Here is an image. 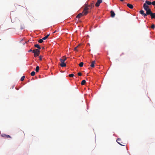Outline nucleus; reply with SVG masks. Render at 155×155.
<instances>
[{"label": "nucleus", "mask_w": 155, "mask_h": 155, "mask_svg": "<svg viewBox=\"0 0 155 155\" xmlns=\"http://www.w3.org/2000/svg\"><path fill=\"white\" fill-rule=\"evenodd\" d=\"M47 38L45 36V37L43 38V39L44 40H46Z\"/></svg>", "instance_id": "c756f323"}, {"label": "nucleus", "mask_w": 155, "mask_h": 155, "mask_svg": "<svg viewBox=\"0 0 155 155\" xmlns=\"http://www.w3.org/2000/svg\"><path fill=\"white\" fill-rule=\"evenodd\" d=\"M94 6V3H92L90 4L89 5H88V7H89L91 9L93 8Z\"/></svg>", "instance_id": "ddd939ff"}, {"label": "nucleus", "mask_w": 155, "mask_h": 155, "mask_svg": "<svg viewBox=\"0 0 155 155\" xmlns=\"http://www.w3.org/2000/svg\"><path fill=\"white\" fill-rule=\"evenodd\" d=\"M154 8H155V7H154Z\"/></svg>", "instance_id": "e433bc0d"}, {"label": "nucleus", "mask_w": 155, "mask_h": 155, "mask_svg": "<svg viewBox=\"0 0 155 155\" xmlns=\"http://www.w3.org/2000/svg\"><path fill=\"white\" fill-rule=\"evenodd\" d=\"M153 5L155 6V1L152 2V4Z\"/></svg>", "instance_id": "c85d7f7f"}, {"label": "nucleus", "mask_w": 155, "mask_h": 155, "mask_svg": "<svg viewBox=\"0 0 155 155\" xmlns=\"http://www.w3.org/2000/svg\"><path fill=\"white\" fill-rule=\"evenodd\" d=\"M35 72L34 71L32 72L31 73V75L32 76H33L35 75Z\"/></svg>", "instance_id": "5701e85b"}, {"label": "nucleus", "mask_w": 155, "mask_h": 155, "mask_svg": "<svg viewBox=\"0 0 155 155\" xmlns=\"http://www.w3.org/2000/svg\"><path fill=\"white\" fill-rule=\"evenodd\" d=\"M35 47L37 48L40 49L41 48L38 44H35L34 45Z\"/></svg>", "instance_id": "f3484780"}, {"label": "nucleus", "mask_w": 155, "mask_h": 155, "mask_svg": "<svg viewBox=\"0 0 155 155\" xmlns=\"http://www.w3.org/2000/svg\"><path fill=\"white\" fill-rule=\"evenodd\" d=\"M78 76H81L82 75V74L81 73V72H78Z\"/></svg>", "instance_id": "cd10ccee"}, {"label": "nucleus", "mask_w": 155, "mask_h": 155, "mask_svg": "<svg viewBox=\"0 0 155 155\" xmlns=\"http://www.w3.org/2000/svg\"><path fill=\"white\" fill-rule=\"evenodd\" d=\"M56 32V31H55L53 32V33H55V32Z\"/></svg>", "instance_id": "f704fd0d"}, {"label": "nucleus", "mask_w": 155, "mask_h": 155, "mask_svg": "<svg viewBox=\"0 0 155 155\" xmlns=\"http://www.w3.org/2000/svg\"><path fill=\"white\" fill-rule=\"evenodd\" d=\"M50 35L49 34H48V35H47L46 37L47 38Z\"/></svg>", "instance_id": "2f4dec72"}, {"label": "nucleus", "mask_w": 155, "mask_h": 155, "mask_svg": "<svg viewBox=\"0 0 155 155\" xmlns=\"http://www.w3.org/2000/svg\"><path fill=\"white\" fill-rule=\"evenodd\" d=\"M151 28L154 29L155 28V26L154 24H152L151 26Z\"/></svg>", "instance_id": "b1692460"}, {"label": "nucleus", "mask_w": 155, "mask_h": 155, "mask_svg": "<svg viewBox=\"0 0 155 155\" xmlns=\"http://www.w3.org/2000/svg\"><path fill=\"white\" fill-rule=\"evenodd\" d=\"M102 0H97V2L96 3L95 5L96 7H98L100 4L102 2Z\"/></svg>", "instance_id": "39448f33"}, {"label": "nucleus", "mask_w": 155, "mask_h": 155, "mask_svg": "<svg viewBox=\"0 0 155 155\" xmlns=\"http://www.w3.org/2000/svg\"><path fill=\"white\" fill-rule=\"evenodd\" d=\"M43 38L42 39H39L38 41V42L40 43H42V42H43Z\"/></svg>", "instance_id": "4be33fe9"}, {"label": "nucleus", "mask_w": 155, "mask_h": 155, "mask_svg": "<svg viewBox=\"0 0 155 155\" xmlns=\"http://www.w3.org/2000/svg\"><path fill=\"white\" fill-rule=\"evenodd\" d=\"M20 132H21L22 133H23V134H24V133L23 131H21Z\"/></svg>", "instance_id": "473e14b6"}, {"label": "nucleus", "mask_w": 155, "mask_h": 155, "mask_svg": "<svg viewBox=\"0 0 155 155\" xmlns=\"http://www.w3.org/2000/svg\"><path fill=\"white\" fill-rule=\"evenodd\" d=\"M33 52L34 53V55L35 57H36L38 56L40 54V51L39 50L36 49L34 50L33 51Z\"/></svg>", "instance_id": "f03ea898"}, {"label": "nucleus", "mask_w": 155, "mask_h": 155, "mask_svg": "<svg viewBox=\"0 0 155 155\" xmlns=\"http://www.w3.org/2000/svg\"><path fill=\"white\" fill-rule=\"evenodd\" d=\"M69 76L70 77H73L74 76V74H70L69 75Z\"/></svg>", "instance_id": "bb28decb"}, {"label": "nucleus", "mask_w": 155, "mask_h": 155, "mask_svg": "<svg viewBox=\"0 0 155 155\" xmlns=\"http://www.w3.org/2000/svg\"><path fill=\"white\" fill-rule=\"evenodd\" d=\"M40 60H42V58H41V57H40Z\"/></svg>", "instance_id": "72a5a7b5"}, {"label": "nucleus", "mask_w": 155, "mask_h": 155, "mask_svg": "<svg viewBox=\"0 0 155 155\" xmlns=\"http://www.w3.org/2000/svg\"><path fill=\"white\" fill-rule=\"evenodd\" d=\"M39 68L38 66H37L36 68L35 71L36 72H38L39 70Z\"/></svg>", "instance_id": "a211bd4d"}, {"label": "nucleus", "mask_w": 155, "mask_h": 155, "mask_svg": "<svg viewBox=\"0 0 155 155\" xmlns=\"http://www.w3.org/2000/svg\"><path fill=\"white\" fill-rule=\"evenodd\" d=\"M2 137H5V138H11V137L10 136H9V135L5 134H2Z\"/></svg>", "instance_id": "423d86ee"}, {"label": "nucleus", "mask_w": 155, "mask_h": 155, "mask_svg": "<svg viewBox=\"0 0 155 155\" xmlns=\"http://www.w3.org/2000/svg\"><path fill=\"white\" fill-rule=\"evenodd\" d=\"M95 61H94L92 62L90 65L91 67L94 68V64L95 63Z\"/></svg>", "instance_id": "f8f14e48"}, {"label": "nucleus", "mask_w": 155, "mask_h": 155, "mask_svg": "<svg viewBox=\"0 0 155 155\" xmlns=\"http://www.w3.org/2000/svg\"><path fill=\"white\" fill-rule=\"evenodd\" d=\"M25 78V76H24L22 77L21 78V81H24Z\"/></svg>", "instance_id": "393cba45"}, {"label": "nucleus", "mask_w": 155, "mask_h": 155, "mask_svg": "<svg viewBox=\"0 0 155 155\" xmlns=\"http://www.w3.org/2000/svg\"><path fill=\"white\" fill-rule=\"evenodd\" d=\"M88 5L87 4H85V7L84 8L83 11L82 13L84 15H86L88 13Z\"/></svg>", "instance_id": "f257e3e1"}, {"label": "nucleus", "mask_w": 155, "mask_h": 155, "mask_svg": "<svg viewBox=\"0 0 155 155\" xmlns=\"http://www.w3.org/2000/svg\"><path fill=\"white\" fill-rule=\"evenodd\" d=\"M111 16V17L113 18L115 16V14L114 12L111 11L110 12Z\"/></svg>", "instance_id": "9b49d317"}, {"label": "nucleus", "mask_w": 155, "mask_h": 155, "mask_svg": "<svg viewBox=\"0 0 155 155\" xmlns=\"http://www.w3.org/2000/svg\"><path fill=\"white\" fill-rule=\"evenodd\" d=\"M124 0H120V1H121V2H123L124 1Z\"/></svg>", "instance_id": "c9c22d12"}, {"label": "nucleus", "mask_w": 155, "mask_h": 155, "mask_svg": "<svg viewBox=\"0 0 155 155\" xmlns=\"http://www.w3.org/2000/svg\"><path fill=\"white\" fill-rule=\"evenodd\" d=\"M84 65V63L83 62H81L79 64V66L80 67H82Z\"/></svg>", "instance_id": "aec40b11"}, {"label": "nucleus", "mask_w": 155, "mask_h": 155, "mask_svg": "<svg viewBox=\"0 0 155 155\" xmlns=\"http://www.w3.org/2000/svg\"><path fill=\"white\" fill-rule=\"evenodd\" d=\"M33 51V50H32L31 49L29 50L28 51V52H31V51Z\"/></svg>", "instance_id": "7c9ffc66"}, {"label": "nucleus", "mask_w": 155, "mask_h": 155, "mask_svg": "<svg viewBox=\"0 0 155 155\" xmlns=\"http://www.w3.org/2000/svg\"><path fill=\"white\" fill-rule=\"evenodd\" d=\"M145 3H146V4L148 5H150L152 4V2L148 1H146Z\"/></svg>", "instance_id": "4468645a"}, {"label": "nucleus", "mask_w": 155, "mask_h": 155, "mask_svg": "<svg viewBox=\"0 0 155 155\" xmlns=\"http://www.w3.org/2000/svg\"><path fill=\"white\" fill-rule=\"evenodd\" d=\"M147 14L150 15L151 19H155V13H152L151 10L147 13Z\"/></svg>", "instance_id": "7ed1b4c3"}, {"label": "nucleus", "mask_w": 155, "mask_h": 155, "mask_svg": "<svg viewBox=\"0 0 155 155\" xmlns=\"http://www.w3.org/2000/svg\"><path fill=\"white\" fill-rule=\"evenodd\" d=\"M140 14L143 15L144 13V11L143 10H141L140 11Z\"/></svg>", "instance_id": "a878e982"}, {"label": "nucleus", "mask_w": 155, "mask_h": 155, "mask_svg": "<svg viewBox=\"0 0 155 155\" xmlns=\"http://www.w3.org/2000/svg\"><path fill=\"white\" fill-rule=\"evenodd\" d=\"M80 45H78V46H77V47H76L75 48H74V51H78V50H77V48Z\"/></svg>", "instance_id": "412c9836"}, {"label": "nucleus", "mask_w": 155, "mask_h": 155, "mask_svg": "<svg viewBox=\"0 0 155 155\" xmlns=\"http://www.w3.org/2000/svg\"><path fill=\"white\" fill-rule=\"evenodd\" d=\"M61 62V64H60V66L61 67H64L66 66V64L64 62H63V61L62 60V62Z\"/></svg>", "instance_id": "1a4fd4ad"}, {"label": "nucleus", "mask_w": 155, "mask_h": 155, "mask_svg": "<svg viewBox=\"0 0 155 155\" xmlns=\"http://www.w3.org/2000/svg\"><path fill=\"white\" fill-rule=\"evenodd\" d=\"M85 83H86L85 80H83L81 82V84L82 85H84L85 84Z\"/></svg>", "instance_id": "6ab92c4d"}, {"label": "nucleus", "mask_w": 155, "mask_h": 155, "mask_svg": "<svg viewBox=\"0 0 155 155\" xmlns=\"http://www.w3.org/2000/svg\"><path fill=\"white\" fill-rule=\"evenodd\" d=\"M120 140H121V139L120 138H118L117 139V142L120 145H122V146H123L124 145H123V144H121L120 142H118V141H120Z\"/></svg>", "instance_id": "2eb2a0df"}, {"label": "nucleus", "mask_w": 155, "mask_h": 155, "mask_svg": "<svg viewBox=\"0 0 155 155\" xmlns=\"http://www.w3.org/2000/svg\"><path fill=\"white\" fill-rule=\"evenodd\" d=\"M149 11H150V10H149V11H146V14L145 13H144L143 15V16L144 17H145L146 16H147V15H149V14H147V13Z\"/></svg>", "instance_id": "dca6fc26"}, {"label": "nucleus", "mask_w": 155, "mask_h": 155, "mask_svg": "<svg viewBox=\"0 0 155 155\" xmlns=\"http://www.w3.org/2000/svg\"><path fill=\"white\" fill-rule=\"evenodd\" d=\"M143 7L144 10L147 11H149V10H151L149 8V6L146 4V3H144L143 5Z\"/></svg>", "instance_id": "20e7f679"}, {"label": "nucleus", "mask_w": 155, "mask_h": 155, "mask_svg": "<svg viewBox=\"0 0 155 155\" xmlns=\"http://www.w3.org/2000/svg\"><path fill=\"white\" fill-rule=\"evenodd\" d=\"M127 6L130 9H132L134 8L133 6L132 5L130 4H127Z\"/></svg>", "instance_id": "9d476101"}, {"label": "nucleus", "mask_w": 155, "mask_h": 155, "mask_svg": "<svg viewBox=\"0 0 155 155\" xmlns=\"http://www.w3.org/2000/svg\"><path fill=\"white\" fill-rule=\"evenodd\" d=\"M62 58H60V59L61 62H62V60L63 61V62H64L67 59V58L65 56H63Z\"/></svg>", "instance_id": "0eeeda50"}, {"label": "nucleus", "mask_w": 155, "mask_h": 155, "mask_svg": "<svg viewBox=\"0 0 155 155\" xmlns=\"http://www.w3.org/2000/svg\"><path fill=\"white\" fill-rule=\"evenodd\" d=\"M83 16H84L82 13H79V14L76 16V18H80L81 17Z\"/></svg>", "instance_id": "6e6552de"}]
</instances>
